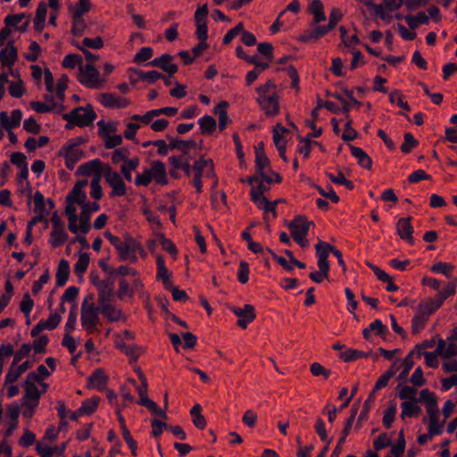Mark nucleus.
Segmentation results:
<instances>
[{
  "mask_svg": "<svg viewBox=\"0 0 457 457\" xmlns=\"http://www.w3.org/2000/svg\"><path fill=\"white\" fill-rule=\"evenodd\" d=\"M157 273L156 279L162 280L165 289H169L172 284L170 279V273L165 266L164 259L162 255H157L156 257Z\"/></svg>",
  "mask_w": 457,
  "mask_h": 457,
  "instance_id": "5701e85b",
  "label": "nucleus"
},
{
  "mask_svg": "<svg viewBox=\"0 0 457 457\" xmlns=\"http://www.w3.org/2000/svg\"><path fill=\"white\" fill-rule=\"evenodd\" d=\"M411 218H401L398 220L396 224L397 234L401 239L407 241L410 244H413L414 239L412 237L413 227L411 224Z\"/></svg>",
  "mask_w": 457,
  "mask_h": 457,
  "instance_id": "aec40b11",
  "label": "nucleus"
},
{
  "mask_svg": "<svg viewBox=\"0 0 457 457\" xmlns=\"http://www.w3.org/2000/svg\"><path fill=\"white\" fill-rule=\"evenodd\" d=\"M83 59L79 54H69L62 62V66L65 69H75L76 66L80 68L82 65Z\"/></svg>",
  "mask_w": 457,
  "mask_h": 457,
  "instance_id": "13d9d810",
  "label": "nucleus"
},
{
  "mask_svg": "<svg viewBox=\"0 0 457 457\" xmlns=\"http://www.w3.org/2000/svg\"><path fill=\"white\" fill-rule=\"evenodd\" d=\"M202 134H212L217 127L215 119L210 115H204L198 120Z\"/></svg>",
  "mask_w": 457,
  "mask_h": 457,
  "instance_id": "de8ad7c7",
  "label": "nucleus"
},
{
  "mask_svg": "<svg viewBox=\"0 0 457 457\" xmlns=\"http://www.w3.org/2000/svg\"><path fill=\"white\" fill-rule=\"evenodd\" d=\"M420 401L403 402L401 403V418L403 420L405 417H419L422 411L421 408L417 404Z\"/></svg>",
  "mask_w": 457,
  "mask_h": 457,
  "instance_id": "e433bc0d",
  "label": "nucleus"
},
{
  "mask_svg": "<svg viewBox=\"0 0 457 457\" xmlns=\"http://www.w3.org/2000/svg\"><path fill=\"white\" fill-rule=\"evenodd\" d=\"M396 414V403L391 400L389 402V406L387 410L385 411L382 423L386 428H390L392 427L393 422L395 421Z\"/></svg>",
  "mask_w": 457,
  "mask_h": 457,
  "instance_id": "5fc2aeb1",
  "label": "nucleus"
},
{
  "mask_svg": "<svg viewBox=\"0 0 457 457\" xmlns=\"http://www.w3.org/2000/svg\"><path fill=\"white\" fill-rule=\"evenodd\" d=\"M265 182L262 178L257 181V187H252L250 190L251 200L258 204L259 202H262V198L265 197L263 194L270 190V187L263 184Z\"/></svg>",
  "mask_w": 457,
  "mask_h": 457,
  "instance_id": "c03bdc74",
  "label": "nucleus"
},
{
  "mask_svg": "<svg viewBox=\"0 0 457 457\" xmlns=\"http://www.w3.org/2000/svg\"><path fill=\"white\" fill-rule=\"evenodd\" d=\"M351 154L357 159L358 164L367 170L372 167V160L361 147L350 145Z\"/></svg>",
  "mask_w": 457,
  "mask_h": 457,
  "instance_id": "c756f323",
  "label": "nucleus"
},
{
  "mask_svg": "<svg viewBox=\"0 0 457 457\" xmlns=\"http://www.w3.org/2000/svg\"><path fill=\"white\" fill-rule=\"evenodd\" d=\"M81 208V212L79 214V230L83 234H87L90 228V219H91V213L97 212L100 209V205L97 202H92L88 203V204L84 205Z\"/></svg>",
  "mask_w": 457,
  "mask_h": 457,
  "instance_id": "4468645a",
  "label": "nucleus"
},
{
  "mask_svg": "<svg viewBox=\"0 0 457 457\" xmlns=\"http://www.w3.org/2000/svg\"><path fill=\"white\" fill-rule=\"evenodd\" d=\"M257 102L267 116H276L278 114L279 101L277 92H272L270 96L258 97Z\"/></svg>",
  "mask_w": 457,
  "mask_h": 457,
  "instance_id": "ddd939ff",
  "label": "nucleus"
},
{
  "mask_svg": "<svg viewBox=\"0 0 457 457\" xmlns=\"http://www.w3.org/2000/svg\"><path fill=\"white\" fill-rule=\"evenodd\" d=\"M123 238V244L117 251L119 260L121 262L129 260L130 262L136 263L137 262L136 252L141 248V245L128 233L124 234Z\"/></svg>",
  "mask_w": 457,
  "mask_h": 457,
  "instance_id": "423d86ee",
  "label": "nucleus"
},
{
  "mask_svg": "<svg viewBox=\"0 0 457 457\" xmlns=\"http://www.w3.org/2000/svg\"><path fill=\"white\" fill-rule=\"evenodd\" d=\"M420 396V401H424L426 403V409L437 406L436 396L434 393L430 392L429 389L426 388L421 390Z\"/></svg>",
  "mask_w": 457,
  "mask_h": 457,
  "instance_id": "0e129e2a",
  "label": "nucleus"
},
{
  "mask_svg": "<svg viewBox=\"0 0 457 457\" xmlns=\"http://www.w3.org/2000/svg\"><path fill=\"white\" fill-rule=\"evenodd\" d=\"M42 378H40L36 372H30L28 374L24 382V396L22 400L24 403H33L34 406H37L41 396V392L38 390L35 382L40 383Z\"/></svg>",
  "mask_w": 457,
  "mask_h": 457,
  "instance_id": "6e6552de",
  "label": "nucleus"
},
{
  "mask_svg": "<svg viewBox=\"0 0 457 457\" xmlns=\"http://www.w3.org/2000/svg\"><path fill=\"white\" fill-rule=\"evenodd\" d=\"M413 353H414L413 351H411L403 359V370L398 375V380L403 381L407 378L410 370L412 369V367L414 365V361L412 360Z\"/></svg>",
  "mask_w": 457,
  "mask_h": 457,
  "instance_id": "680f3d73",
  "label": "nucleus"
},
{
  "mask_svg": "<svg viewBox=\"0 0 457 457\" xmlns=\"http://www.w3.org/2000/svg\"><path fill=\"white\" fill-rule=\"evenodd\" d=\"M18 59V49L13 41H9L7 46L0 51V62L12 71V67Z\"/></svg>",
  "mask_w": 457,
  "mask_h": 457,
  "instance_id": "dca6fc26",
  "label": "nucleus"
},
{
  "mask_svg": "<svg viewBox=\"0 0 457 457\" xmlns=\"http://www.w3.org/2000/svg\"><path fill=\"white\" fill-rule=\"evenodd\" d=\"M208 13L207 4L198 6L195 12L194 20L196 27L195 36L199 40V43L191 49L195 58L199 57L204 50L209 48V45L206 43L208 39Z\"/></svg>",
  "mask_w": 457,
  "mask_h": 457,
  "instance_id": "f257e3e1",
  "label": "nucleus"
},
{
  "mask_svg": "<svg viewBox=\"0 0 457 457\" xmlns=\"http://www.w3.org/2000/svg\"><path fill=\"white\" fill-rule=\"evenodd\" d=\"M316 255L318 257V267L324 275L327 272H329V262L328 261V254L330 253H334L336 247L327 242L320 240L315 245Z\"/></svg>",
  "mask_w": 457,
  "mask_h": 457,
  "instance_id": "f8f14e48",
  "label": "nucleus"
},
{
  "mask_svg": "<svg viewBox=\"0 0 457 457\" xmlns=\"http://www.w3.org/2000/svg\"><path fill=\"white\" fill-rule=\"evenodd\" d=\"M197 145L196 142L193 139L183 140L179 138H172L170 141L169 147L170 150H179L182 152L184 156L188 154L189 148H195Z\"/></svg>",
  "mask_w": 457,
  "mask_h": 457,
  "instance_id": "72a5a7b5",
  "label": "nucleus"
},
{
  "mask_svg": "<svg viewBox=\"0 0 457 457\" xmlns=\"http://www.w3.org/2000/svg\"><path fill=\"white\" fill-rule=\"evenodd\" d=\"M66 202V207H65V214L68 217V228L71 233H77L79 231V226L77 225L78 221V215L76 213L77 210L74 204H77L75 202L72 201H65Z\"/></svg>",
  "mask_w": 457,
  "mask_h": 457,
  "instance_id": "c85d7f7f",
  "label": "nucleus"
},
{
  "mask_svg": "<svg viewBox=\"0 0 457 457\" xmlns=\"http://www.w3.org/2000/svg\"><path fill=\"white\" fill-rule=\"evenodd\" d=\"M21 118L22 112L20 109H14L12 111L11 120L6 112L3 111L0 112V122L7 130L19 127L21 125Z\"/></svg>",
  "mask_w": 457,
  "mask_h": 457,
  "instance_id": "412c9836",
  "label": "nucleus"
},
{
  "mask_svg": "<svg viewBox=\"0 0 457 457\" xmlns=\"http://www.w3.org/2000/svg\"><path fill=\"white\" fill-rule=\"evenodd\" d=\"M265 168H270V159L266 154H262V156L258 155L255 157V169L256 173L260 178H262L266 183L271 184L272 183V178L267 173H265L264 170Z\"/></svg>",
  "mask_w": 457,
  "mask_h": 457,
  "instance_id": "bb28decb",
  "label": "nucleus"
},
{
  "mask_svg": "<svg viewBox=\"0 0 457 457\" xmlns=\"http://www.w3.org/2000/svg\"><path fill=\"white\" fill-rule=\"evenodd\" d=\"M372 354V352L370 351L368 353L362 352L361 350L356 349H347L345 352H343L339 354V358L342 359L345 362L353 361L358 359L366 358Z\"/></svg>",
  "mask_w": 457,
  "mask_h": 457,
  "instance_id": "49530a36",
  "label": "nucleus"
},
{
  "mask_svg": "<svg viewBox=\"0 0 457 457\" xmlns=\"http://www.w3.org/2000/svg\"><path fill=\"white\" fill-rule=\"evenodd\" d=\"M113 296V288H109L108 287H98V306H102L103 304L110 303L112 298Z\"/></svg>",
  "mask_w": 457,
  "mask_h": 457,
  "instance_id": "052dcab7",
  "label": "nucleus"
},
{
  "mask_svg": "<svg viewBox=\"0 0 457 457\" xmlns=\"http://www.w3.org/2000/svg\"><path fill=\"white\" fill-rule=\"evenodd\" d=\"M161 57H164L166 59L161 62L162 66H160V69L167 72L169 77H172L178 72V66L174 63H171V61L174 57L170 54H163L161 55Z\"/></svg>",
  "mask_w": 457,
  "mask_h": 457,
  "instance_id": "4d7b16f0",
  "label": "nucleus"
},
{
  "mask_svg": "<svg viewBox=\"0 0 457 457\" xmlns=\"http://www.w3.org/2000/svg\"><path fill=\"white\" fill-rule=\"evenodd\" d=\"M190 415L192 422L198 429H204L207 422L204 416L202 414V406L199 403H195L190 410Z\"/></svg>",
  "mask_w": 457,
  "mask_h": 457,
  "instance_id": "58836bf2",
  "label": "nucleus"
},
{
  "mask_svg": "<svg viewBox=\"0 0 457 457\" xmlns=\"http://www.w3.org/2000/svg\"><path fill=\"white\" fill-rule=\"evenodd\" d=\"M376 397L374 396V393H370L368 398L365 400L362 410L358 417L356 428H360L361 426V422L368 420L369 412L371 409V403L375 401Z\"/></svg>",
  "mask_w": 457,
  "mask_h": 457,
  "instance_id": "603ef678",
  "label": "nucleus"
},
{
  "mask_svg": "<svg viewBox=\"0 0 457 457\" xmlns=\"http://www.w3.org/2000/svg\"><path fill=\"white\" fill-rule=\"evenodd\" d=\"M119 348L130 359L131 362L137 361L141 353V348L136 345L120 344Z\"/></svg>",
  "mask_w": 457,
  "mask_h": 457,
  "instance_id": "864d4df0",
  "label": "nucleus"
},
{
  "mask_svg": "<svg viewBox=\"0 0 457 457\" xmlns=\"http://www.w3.org/2000/svg\"><path fill=\"white\" fill-rule=\"evenodd\" d=\"M100 312L109 322H116L121 319H125L122 310L117 308L111 303L100 306Z\"/></svg>",
  "mask_w": 457,
  "mask_h": 457,
  "instance_id": "a878e982",
  "label": "nucleus"
},
{
  "mask_svg": "<svg viewBox=\"0 0 457 457\" xmlns=\"http://www.w3.org/2000/svg\"><path fill=\"white\" fill-rule=\"evenodd\" d=\"M404 142L401 145V151L403 154H410L419 145V141L414 138L413 135L407 132L403 136Z\"/></svg>",
  "mask_w": 457,
  "mask_h": 457,
  "instance_id": "bf43d9fd",
  "label": "nucleus"
},
{
  "mask_svg": "<svg viewBox=\"0 0 457 457\" xmlns=\"http://www.w3.org/2000/svg\"><path fill=\"white\" fill-rule=\"evenodd\" d=\"M101 104L107 108H125L130 104V100L125 97H116L112 93L100 94Z\"/></svg>",
  "mask_w": 457,
  "mask_h": 457,
  "instance_id": "6ab92c4d",
  "label": "nucleus"
},
{
  "mask_svg": "<svg viewBox=\"0 0 457 457\" xmlns=\"http://www.w3.org/2000/svg\"><path fill=\"white\" fill-rule=\"evenodd\" d=\"M70 263L67 260L62 259L59 262L57 271L55 274L56 286L63 287L69 279Z\"/></svg>",
  "mask_w": 457,
  "mask_h": 457,
  "instance_id": "7c9ffc66",
  "label": "nucleus"
},
{
  "mask_svg": "<svg viewBox=\"0 0 457 457\" xmlns=\"http://www.w3.org/2000/svg\"><path fill=\"white\" fill-rule=\"evenodd\" d=\"M103 170V162L99 159H95L82 163L77 170V175L91 176L92 174H101Z\"/></svg>",
  "mask_w": 457,
  "mask_h": 457,
  "instance_id": "b1692460",
  "label": "nucleus"
},
{
  "mask_svg": "<svg viewBox=\"0 0 457 457\" xmlns=\"http://www.w3.org/2000/svg\"><path fill=\"white\" fill-rule=\"evenodd\" d=\"M72 201L75 202L80 207L88 204L87 203V194L85 191L72 188L71 191L66 195L65 201Z\"/></svg>",
  "mask_w": 457,
  "mask_h": 457,
  "instance_id": "09e8293b",
  "label": "nucleus"
},
{
  "mask_svg": "<svg viewBox=\"0 0 457 457\" xmlns=\"http://www.w3.org/2000/svg\"><path fill=\"white\" fill-rule=\"evenodd\" d=\"M311 225H314L313 221H308L304 215H296L287 225L291 237L302 247H305L308 244L304 238L309 233Z\"/></svg>",
  "mask_w": 457,
  "mask_h": 457,
  "instance_id": "20e7f679",
  "label": "nucleus"
},
{
  "mask_svg": "<svg viewBox=\"0 0 457 457\" xmlns=\"http://www.w3.org/2000/svg\"><path fill=\"white\" fill-rule=\"evenodd\" d=\"M417 389L413 386H403L398 393V396L402 400H408L407 402L420 401L416 398Z\"/></svg>",
  "mask_w": 457,
  "mask_h": 457,
  "instance_id": "69168bd1",
  "label": "nucleus"
},
{
  "mask_svg": "<svg viewBox=\"0 0 457 457\" xmlns=\"http://www.w3.org/2000/svg\"><path fill=\"white\" fill-rule=\"evenodd\" d=\"M308 11L313 15L314 24H318L326 20L324 6L320 0H312L308 6Z\"/></svg>",
  "mask_w": 457,
  "mask_h": 457,
  "instance_id": "f704fd0d",
  "label": "nucleus"
},
{
  "mask_svg": "<svg viewBox=\"0 0 457 457\" xmlns=\"http://www.w3.org/2000/svg\"><path fill=\"white\" fill-rule=\"evenodd\" d=\"M34 202V212L37 215H41L43 218L47 219L49 214L46 208V200L43 194L40 191H36L33 195Z\"/></svg>",
  "mask_w": 457,
  "mask_h": 457,
  "instance_id": "ea45409f",
  "label": "nucleus"
},
{
  "mask_svg": "<svg viewBox=\"0 0 457 457\" xmlns=\"http://www.w3.org/2000/svg\"><path fill=\"white\" fill-rule=\"evenodd\" d=\"M90 9V0H79L75 6L71 10V16H75V19H80L85 13L88 12Z\"/></svg>",
  "mask_w": 457,
  "mask_h": 457,
  "instance_id": "8fccbe9b",
  "label": "nucleus"
},
{
  "mask_svg": "<svg viewBox=\"0 0 457 457\" xmlns=\"http://www.w3.org/2000/svg\"><path fill=\"white\" fill-rule=\"evenodd\" d=\"M192 171L194 173L192 184L197 194H200L203 191V176H205L206 178H212L214 179L212 187H214L217 186L218 178L215 173L214 162L212 159H204V156L200 157L193 163Z\"/></svg>",
  "mask_w": 457,
  "mask_h": 457,
  "instance_id": "f03ea898",
  "label": "nucleus"
},
{
  "mask_svg": "<svg viewBox=\"0 0 457 457\" xmlns=\"http://www.w3.org/2000/svg\"><path fill=\"white\" fill-rule=\"evenodd\" d=\"M456 284L457 278H453L446 287H445L442 290H438V294L435 296L436 301L443 305L444 302L452 295L456 294Z\"/></svg>",
  "mask_w": 457,
  "mask_h": 457,
  "instance_id": "a19ab883",
  "label": "nucleus"
},
{
  "mask_svg": "<svg viewBox=\"0 0 457 457\" xmlns=\"http://www.w3.org/2000/svg\"><path fill=\"white\" fill-rule=\"evenodd\" d=\"M58 155L64 157L66 168L72 170L77 162L84 157L85 152L82 149L75 147L71 142H67L61 147Z\"/></svg>",
  "mask_w": 457,
  "mask_h": 457,
  "instance_id": "1a4fd4ad",
  "label": "nucleus"
},
{
  "mask_svg": "<svg viewBox=\"0 0 457 457\" xmlns=\"http://www.w3.org/2000/svg\"><path fill=\"white\" fill-rule=\"evenodd\" d=\"M151 173L153 180L158 185H167V172L165 164L162 161H154L151 164Z\"/></svg>",
  "mask_w": 457,
  "mask_h": 457,
  "instance_id": "393cba45",
  "label": "nucleus"
},
{
  "mask_svg": "<svg viewBox=\"0 0 457 457\" xmlns=\"http://www.w3.org/2000/svg\"><path fill=\"white\" fill-rule=\"evenodd\" d=\"M258 53L262 55L268 62H272L274 59L273 56V46L270 43L263 42L258 44L257 47Z\"/></svg>",
  "mask_w": 457,
  "mask_h": 457,
  "instance_id": "338daca9",
  "label": "nucleus"
},
{
  "mask_svg": "<svg viewBox=\"0 0 457 457\" xmlns=\"http://www.w3.org/2000/svg\"><path fill=\"white\" fill-rule=\"evenodd\" d=\"M395 363L392 364L391 367L383 373L376 381L374 387L370 393H374V396L376 397V393L386 387L388 384V381L391 378H393L395 375V370H394Z\"/></svg>",
  "mask_w": 457,
  "mask_h": 457,
  "instance_id": "37998d69",
  "label": "nucleus"
},
{
  "mask_svg": "<svg viewBox=\"0 0 457 457\" xmlns=\"http://www.w3.org/2000/svg\"><path fill=\"white\" fill-rule=\"evenodd\" d=\"M100 181L101 174H95L90 182V195L95 200H100L103 197V189Z\"/></svg>",
  "mask_w": 457,
  "mask_h": 457,
  "instance_id": "6e6d98bb",
  "label": "nucleus"
},
{
  "mask_svg": "<svg viewBox=\"0 0 457 457\" xmlns=\"http://www.w3.org/2000/svg\"><path fill=\"white\" fill-rule=\"evenodd\" d=\"M134 291L132 288H130L128 281L125 278H120L119 280V288L117 291V297L120 300H124L126 296L133 297Z\"/></svg>",
  "mask_w": 457,
  "mask_h": 457,
  "instance_id": "e2e57ef3",
  "label": "nucleus"
},
{
  "mask_svg": "<svg viewBox=\"0 0 457 457\" xmlns=\"http://www.w3.org/2000/svg\"><path fill=\"white\" fill-rule=\"evenodd\" d=\"M101 398L99 396H93L90 399L84 400L81 406L78 409V413L92 415L97 410Z\"/></svg>",
  "mask_w": 457,
  "mask_h": 457,
  "instance_id": "4c0bfd02",
  "label": "nucleus"
},
{
  "mask_svg": "<svg viewBox=\"0 0 457 457\" xmlns=\"http://www.w3.org/2000/svg\"><path fill=\"white\" fill-rule=\"evenodd\" d=\"M100 306H81V316L80 321L82 328L87 331V334L99 333L97 325L100 323L99 318Z\"/></svg>",
  "mask_w": 457,
  "mask_h": 457,
  "instance_id": "39448f33",
  "label": "nucleus"
},
{
  "mask_svg": "<svg viewBox=\"0 0 457 457\" xmlns=\"http://www.w3.org/2000/svg\"><path fill=\"white\" fill-rule=\"evenodd\" d=\"M138 404L146 407L149 411H151L153 413L157 415L158 417L167 420L168 416L164 410H162L158 407L155 402L151 400L147 395L144 397H140L139 401L137 402Z\"/></svg>",
  "mask_w": 457,
  "mask_h": 457,
  "instance_id": "79ce46f5",
  "label": "nucleus"
},
{
  "mask_svg": "<svg viewBox=\"0 0 457 457\" xmlns=\"http://www.w3.org/2000/svg\"><path fill=\"white\" fill-rule=\"evenodd\" d=\"M104 177L106 183L112 187L110 196H123L126 195V185L120 176V174L113 170L109 165H106L104 170Z\"/></svg>",
  "mask_w": 457,
  "mask_h": 457,
  "instance_id": "0eeeda50",
  "label": "nucleus"
},
{
  "mask_svg": "<svg viewBox=\"0 0 457 457\" xmlns=\"http://www.w3.org/2000/svg\"><path fill=\"white\" fill-rule=\"evenodd\" d=\"M333 29H328V25L326 26H318L312 30L305 31L303 34H302L299 37V40L303 42H308L312 39L318 40L326 34L328 33V31L332 30Z\"/></svg>",
  "mask_w": 457,
  "mask_h": 457,
  "instance_id": "473e14b6",
  "label": "nucleus"
},
{
  "mask_svg": "<svg viewBox=\"0 0 457 457\" xmlns=\"http://www.w3.org/2000/svg\"><path fill=\"white\" fill-rule=\"evenodd\" d=\"M159 241L162 245V247L163 250L168 252L170 254L173 255L174 257L178 253L177 246L174 245V243L167 238L164 234L161 233L159 235Z\"/></svg>",
  "mask_w": 457,
  "mask_h": 457,
  "instance_id": "774afa93",
  "label": "nucleus"
},
{
  "mask_svg": "<svg viewBox=\"0 0 457 457\" xmlns=\"http://www.w3.org/2000/svg\"><path fill=\"white\" fill-rule=\"evenodd\" d=\"M228 107V103L227 101H220L213 110V112L219 116V129L220 131L224 130L230 121L227 112Z\"/></svg>",
  "mask_w": 457,
  "mask_h": 457,
  "instance_id": "2f4dec72",
  "label": "nucleus"
},
{
  "mask_svg": "<svg viewBox=\"0 0 457 457\" xmlns=\"http://www.w3.org/2000/svg\"><path fill=\"white\" fill-rule=\"evenodd\" d=\"M99 76L98 70L94 65L87 63L84 67L80 65L78 80L88 88L99 87Z\"/></svg>",
  "mask_w": 457,
  "mask_h": 457,
  "instance_id": "9d476101",
  "label": "nucleus"
},
{
  "mask_svg": "<svg viewBox=\"0 0 457 457\" xmlns=\"http://www.w3.org/2000/svg\"><path fill=\"white\" fill-rule=\"evenodd\" d=\"M442 305L435 297H428L420 301L416 309V313L428 320V318Z\"/></svg>",
  "mask_w": 457,
  "mask_h": 457,
  "instance_id": "f3484780",
  "label": "nucleus"
},
{
  "mask_svg": "<svg viewBox=\"0 0 457 457\" xmlns=\"http://www.w3.org/2000/svg\"><path fill=\"white\" fill-rule=\"evenodd\" d=\"M139 165V158L134 157L125 162L120 169L121 174L127 181L132 180L131 171L135 170Z\"/></svg>",
  "mask_w": 457,
  "mask_h": 457,
  "instance_id": "3c124183",
  "label": "nucleus"
},
{
  "mask_svg": "<svg viewBox=\"0 0 457 457\" xmlns=\"http://www.w3.org/2000/svg\"><path fill=\"white\" fill-rule=\"evenodd\" d=\"M69 236L64 228H52L49 237V244L54 247L62 245L68 239Z\"/></svg>",
  "mask_w": 457,
  "mask_h": 457,
  "instance_id": "c9c22d12",
  "label": "nucleus"
},
{
  "mask_svg": "<svg viewBox=\"0 0 457 457\" xmlns=\"http://www.w3.org/2000/svg\"><path fill=\"white\" fill-rule=\"evenodd\" d=\"M90 257L87 253H79V260L74 265V273L79 277L81 279L83 278L84 273L87 271V267L89 265Z\"/></svg>",
  "mask_w": 457,
  "mask_h": 457,
  "instance_id": "a18cd8bd",
  "label": "nucleus"
},
{
  "mask_svg": "<svg viewBox=\"0 0 457 457\" xmlns=\"http://www.w3.org/2000/svg\"><path fill=\"white\" fill-rule=\"evenodd\" d=\"M62 119L79 128H84L93 124L96 119V113L93 106L87 104L85 107L79 106L70 112L62 114Z\"/></svg>",
  "mask_w": 457,
  "mask_h": 457,
  "instance_id": "7ed1b4c3",
  "label": "nucleus"
},
{
  "mask_svg": "<svg viewBox=\"0 0 457 457\" xmlns=\"http://www.w3.org/2000/svg\"><path fill=\"white\" fill-rule=\"evenodd\" d=\"M129 73H135L137 76L139 77L140 80L147 81L149 84H154L158 79H165V75L162 73L153 70L149 71H143L140 70H137L136 68H129L128 70Z\"/></svg>",
  "mask_w": 457,
  "mask_h": 457,
  "instance_id": "cd10ccee",
  "label": "nucleus"
},
{
  "mask_svg": "<svg viewBox=\"0 0 457 457\" xmlns=\"http://www.w3.org/2000/svg\"><path fill=\"white\" fill-rule=\"evenodd\" d=\"M230 311L238 318L237 325L243 329L256 319L255 308L252 304H245L243 308L232 306Z\"/></svg>",
  "mask_w": 457,
  "mask_h": 457,
  "instance_id": "9b49d317",
  "label": "nucleus"
},
{
  "mask_svg": "<svg viewBox=\"0 0 457 457\" xmlns=\"http://www.w3.org/2000/svg\"><path fill=\"white\" fill-rule=\"evenodd\" d=\"M97 126L99 127L98 134L100 137L104 138L105 143V148L112 149L118 145H120L122 143V138L120 135H109V132H106V124L104 120H101L97 122Z\"/></svg>",
  "mask_w": 457,
  "mask_h": 457,
  "instance_id": "4be33fe9",
  "label": "nucleus"
},
{
  "mask_svg": "<svg viewBox=\"0 0 457 457\" xmlns=\"http://www.w3.org/2000/svg\"><path fill=\"white\" fill-rule=\"evenodd\" d=\"M109 380V377L105 374L104 370L98 368L87 378V387H93L98 391H103Z\"/></svg>",
  "mask_w": 457,
  "mask_h": 457,
  "instance_id": "a211bd4d",
  "label": "nucleus"
},
{
  "mask_svg": "<svg viewBox=\"0 0 457 457\" xmlns=\"http://www.w3.org/2000/svg\"><path fill=\"white\" fill-rule=\"evenodd\" d=\"M25 16L26 14L22 12L7 15L4 18V27L0 30V46H4L5 40L11 36L12 32V27H15L23 18H25Z\"/></svg>",
  "mask_w": 457,
  "mask_h": 457,
  "instance_id": "2eb2a0df",
  "label": "nucleus"
}]
</instances>
